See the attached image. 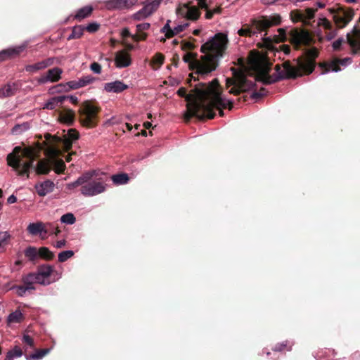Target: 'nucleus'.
Masks as SVG:
<instances>
[{"instance_id":"47","label":"nucleus","mask_w":360,"mask_h":360,"mask_svg":"<svg viewBox=\"0 0 360 360\" xmlns=\"http://www.w3.org/2000/svg\"><path fill=\"white\" fill-rule=\"evenodd\" d=\"M290 18L294 22L300 21L306 22L304 20L305 15L303 11H293L290 13Z\"/></svg>"},{"instance_id":"42","label":"nucleus","mask_w":360,"mask_h":360,"mask_svg":"<svg viewBox=\"0 0 360 360\" xmlns=\"http://www.w3.org/2000/svg\"><path fill=\"white\" fill-rule=\"evenodd\" d=\"M30 129V124L28 122H23L22 124H15L11 129V132L14 135H19Z\"/></svg>"},{"instance_id":"56","label":"nucleus","mask_w":360,"mask_h":360,"mask_svg":"<svg viewBox=\"0 0 360 360\" xmlns=\"http://www.w3.org/2000/svg\"><path fill=\"white\" fill-rule=\"evenodd\" d=\"M100 28V25L97 22H91L89 23L88 25L84 27V30H86L87 32L90 33H94L97 32Z\"/></svg>"},{"instance_id":"13","label":"nucleus","mask_w":360,"mask_h":360,"mask_svg":"<svg viewBox=\"0 0 360 360\" xmlns=\"http://www.w3.org/2000/svg\"><path fill=\"white\" fill-rule=\"evenodd\" d=\"M236 88H231L229 93L235 96L239 95L240 93L246 92L255 89L256 84L255 82L248 79L246 75L243 72H238L236 75Z\"/></svg>"},{"instance_id":"61","label":"nucleus","mask_w":360,"mask_h":360,"mask_svg":"<svg viewBox=\"0 0 360 360\" xmlns=\"http://www.w3.org/2000/svg\"><path fill=\"white\" fill-rule=\"evenodd\" d=\"M12 288L17 290L16 293L20 297L24 296L27 291L25 285H14Z\"/></svg>"},{"instance_id":"40","label":"nucleus","mask_w":360,"mask_h":360,"mask_svg":"<svg viewBox=\"0 0 360 360\" xmlns=\"http://www.w3.org/2000/svg\"><path fill=\"white\" fill-rule=\"evenodd\" d=\"M39 257L51 261L54 258V254L48 248L41 247L39 248Z\"/></svg>"},{"instance_id":"3","label":"nucleus","mask_w":360,"mask_h":360,"mask_svg":"<svg viewBox=\"0 0 360 360\" xmlns=\"http://www.w3.org/2000/svg\"><path fill=\"white\" fill-rule=\"evenodd\" d=\"M319 52L318 49L313 47L306 50L304 53L299 56L295 60L297 67L292 65L290 60L284 61L281 65L277 64L275 66L276 75L274 77H278L280 75H289L285 79H296L298 77L304 75H310L314 70L316 67V58L319 56Z\"/></svg>"},{"instance_id":"24","label":"nucleus","mask_w":360,"mask_h":360,"mask_svg":"<svg viewBox=\"0 0 360 360\" xmlns=\"http://www.w3.org/2000/svg\"><path fill=\"white\" fill-rule=\"evenodd\" d=\"M34 169L37 174H48L51 169V164L48 160H40Z\"/></svg>"},{"instance_id":"11","label":"nucleus","mask_w":360,"mask_h":360,"mask_svg":"<svg viewBox=\"0 0 360 360\" xmlns=\"http://www.w3.org/2000/svg\"><path fill=\"white\" fill-rule=\"evenodd\" d=\"M289 41L296 50L315 42L313 36L305 29L293 28L289 32Z\"/></svg>"},{"instance_id":"12","label":"nucleus","mask_w":360,"mask_h":360,"mask_svg":"<svg viewBox=\"0 0 360 360\" xmlns=\"http://www.w3.org/2000/svg\"><path fill=\"white\" fill-rule=\"evenodd\" d=\"M329 11L333 15V20L338 29L345 27L353 18L354 13L351 8L339 7L337 10L329 8Z\"/></svg>"},{"instance_id":"19","label":"nucleus","mask_w":360,"mask_h":360,"mask_svg":"<svg viewBox=\"0 0 360 360\" xmlns=\"http://www.w3.org/2000/svg\"><path fill=\"white\" fill-rule=\"evenodd\" d=\"M115 61L116 66L120 68L128 67L131 63L130 55L124 50L116 53Z\"/></svg>"},{"instance_id":"64","label":"nucleus","mask_w":360,"mask_h":360,"mask_svg":"<svg viewBox=\"0 0 360 360\" xmlns=\"http://www.w3.org/2000/svg\"><path fill=\"white\" fill-rule=\"evenodd\" d=\"M134 34H131L129 30L127 27H124L122 29L121 32V36L123 39H125L127 37H131L132 39V36Z\"/></svg>"},{"instance_id":"1","label":"nucleus","mask_w":360,"mask_h":360,"mask_svg":"<svg viewBox=\"0 0 360 360\" xmlns=\"http://www.w3.org/2000/svg\"><path fill=\"white\" fill-rule=\"evenodd\" d=\"M227 43V37L223 33H217L201 46L200 51L205 55L200 60L197 59V53H186L183 57L184 61L189 63L190 69L196 70L195 73H191L189 76L195 81L193 74L204 76L215 70L219 65V59L226 49Z\"/></svg>"},{"instance_id":"41","label":"nucleus","mask_w":360,"mask_h":360,"mask_svg":"<svg viewBox=\"0 0 360 360\" xmlns=\"http://www.w3.org/2000/svg\"><path fill=\"white\" fill-rule=\"evenodd\" d=\"M112 180L116 185L127 184L129 179L128 175L125 173H120L112 176Z\"/></svg>"},{"instance_id":"53","label":"nucleus","mask_w":360,"mask_h":360,"mask_svg":"<svg viewBox=\"0 0 360 360\" xmlns=\"http://www.w3.org/2000/svg\"><path fill=\"white\" fill-rule=\"evenodd\" d=\"M149 15L147 14V13L146 12L143 7L141 10H139L133 15V18L136 20H141L146 18Z\"/></svg>"},{"instance_id":"25","label":"nucleus","mask_w":360,"mask_h":360,"mask_svg":"<svg viewBox=\"0 0 360 360\" xmlns=\"http://www.w3.org/2000/svg\"><path fill=\"white\" fill-rule=\"evenodd\" d=\"M27 230L32 235H37L41 233H48L50 231L44 229V225L42 222L31 223L28 225Z\"/></svg>"},{"instance_id":"50","label":"nucleus","mask_w":360,"mask_h":360,"mask_svg":"<svg viewBox=\"0 0 360 360\" xmlns=\"http://www.w3.org/2000/svg\"><path fill=\"white\" fill-rule=\"evenodd\" d=\"M60 221L63 223H65V224H73L75 222L76 219H75V217L73 214H72V213H67V214H63L61 217Z\"/></svg>"},{"instance_id":"34","label":"nucleus","mask_w":360,"mask_h":360,"mask_svg":"<svg viewBox=\"0 0 360 360\" xmlns=\"http://www.w3.org/2000/svg\"><path fill=\"white\" fill-rule=\"evenodd\" d=\"M161 0H148L147 4L143 6L144 10L148 15H150L159 8Z\"/></svg>"},{"instance_id":"4","label":"nucleus","mask_w":360,"mask_h":360,"mask_svg":"<svg viewBox=\"0 0 360 360\" xmlns=\"http://www.w3.org/2000/svg\"><path fill=\"white\" fill-rule=\"evenodd\" d=\"M210 83H198L192 90V93L187 94L185 87H181L178 89L176 94L179 96L184 98L186 103V110L184 114V120L186 122H189L192 117L198 115L199 109L203 107V102L206 96L209 95Z\"/></svg>"},{"instance_id":"35","label":"nucleus","mask_w":360,"mask_h":360,"mask_svg":"<svg viewBox=\"0 0 360 360\" xmlns=\"http://www.w3.org/2000/svg\"><path fill=\"white\" fill-rule=\"evenodd\" d=\"M165 56L161 53H157L153 57L150 61V65L153 68L157 70L161 67V65L164 63Z\"/></svg>"},{"instance_id":"63","label":"nucleus","mask_w":360,"mask_h":360,"mask_svg":"<svg viewBox=\"0 0 360 360\" xmlns=\"http://www.w3.org/2000/svg\"><path fill=\"white\" fill-rule=\"evenodd\" d=\"M189 26V23L186 22L182 25H179L176 27L174 28V32L176 34H178L179 33L183 32Z\"/></svg>"},{"instance_id":"14","label":"nucleus","mask_w":360,"mask_h":360,"mask_svg":"<svg viewBox=\"0 0 360 360\" xmlns=\"http://www.w3.org/2000/svg\"><path fill=\"white\" fill-rule=\"evenodd\" d=\"M281 22V18L278 15L273 16H262L259 19L253 18L251 20V24L254 26L257 31L264 32L272 26L280 25Z\"/></svg>"},{"instance_id":"10","label":"nucleus","mask_w":360,"mask_h":360,"mask_svg":"<svg viewBox=\"0 0 360 360\" xmlns=\"http://www.w3.org/2000/svg\"><path fill=\"white\" fill-rule=\"evenodd\" d=\"M85 173H92L91 176L80 188L81 193L84 196H94L103 193L106 189V180L102 177L96 178V172L89 171Z\"/></svg>"},{"instance_id":"58","label":"nucleus","mask_w":360,"mask_h":360,"mask_svg":"<svg viewBox=\"0 0 360 360\" xmlns=\"http://www.w3.org/2000/svg\"><path fill=\"white\" fill-rule=\"evenodd\" d=\"M316 10H317L316 8H307V9H305V11L303 12V13H304V15H305V18H304L305 21L307 20L312 19L314 17V14H315V12L316 11Z\"/></svg>"},{"instance_id":"28","label":"nucleus","mask_w":360,"mask_h":360,"mask_svg":"<svg viewBox=\"0 0 360 360\" xmlns=\"http://www.w3.org/2000/svg\"><path fill=\"white\" fill-rule=\"evenodd\" d=\"M65 99V96L53 97L44 104L43 109L53 110L60 105Z\"/></svg>"},{"instance_id":"27","label":"nucleus","mask_w":360,"mask_h":360,"mask_svg":"<svg viewBox=\"0 0 360 360\" xmlns=\"http://www.w3.org/2000/svg\"><path fill=\"white\" fill-rule=\"evenodd\" d=\"M75 112L72 110L61 111L59 115V120L61 122L68 125H72L75 120Z\"/></svg>"},{"instance_id":"39","label":"nucleus","mask_w":360,"mask_h":360,"mask_svg":"<svg viewBox=\"0 0 360 360\" xmlns=\"http://www.w3.org/2000/svg\"><path fill=\"white\" fill-rule=\"evenodd\" d=\"M53 159L52 165L54 167V171L57 174L64 173L66 168L64 161L61 159H56V158H51Z\"/></svg>"},{"instance_id":"17","label":"nucleus","mask_w":360,"mask_h":360,"mask_svg":"<svg viewBox=\"0 0 360 360\" xmlns=\"http://www.w3.org/2000/svg\"><path fill=\"white\" fill-rule=\"evenodd\" d=\"M25 49V46H18L1 51L0 62L18 57Z\"/></svg>"},{"instance_id":"31","label":"nucleus","mask_w":360,"mask_h":360,"mask_svg":"<svg viewBox=\"0 0 360 360\" xmlns=\"http://www.w3.org/2000/svg\"><path fill=\"white\" fill-rule=\"evenodd\" d=\"M94 8L91 6H86L79 8L75 15V19L81 21L82 20L89 17L92 13Z\"/></svg>"},{"instance_id":"6","label":"nucleus","mask_w":360,"mask_h":360,"mask_svg":"<svg viewBox=\"0 0 360 360\" xmlns=\"http://www.w3.org/2000/svg\"><path fill=\"white\" fill-rule=\"evenodd\" d=\"M101 108L91 101L82 103L79 109V120L82 126L87 128H94L98 123V113Z\"/></svg>"},{"instance_id":"23","label":"nucleus","mask_w":360,"mask_h":360,"mask_svg":"<svg viewBox=\"0 0 360 360\" xmlns=\"http://www.w3.org/2000/svg\"><path fill=\"white\" fill-rule=\"evenodd\" d=\"M319 26H322L326 30V36L328 40H331L337 35V30H333V25L326 18H321L318 22Z\"/></svg>"},{"instance_id":"38","label":"nucleus","mask_w":360,"mask_h":360,"mask_svg":"<svg viewBox=\"0 0 360 360\" xmlns=\"http://www.w3.org/2000/svg\"><path fill=\"white\" fill-rule=\"evenodd\" d=\"M84 31V26L75 25L72 29L71 34L68 37V40L79 39L82 37Z\"/></svg>"},{"instance_id":"20","label":"nucleus","mask_w":360,"mask_h":360,"mask_svg":"<svg viewBox=\"0 0 360 360\" xmlns=\"http://www.w3.org/2000/svg\"><path fill=\"white\" fill-rule=\"evenodd\" d=\"M129 88L128 85L125 84L120 80H116L112 82L105 83L104 85V90L107 92H113L116 94L121 93Z\"/></svg>"},{"instance_id":"36","label":"nucleus","mask_w":360,"mask_h":360,"mask_svg":"<svg viewBox=\"0 0 360 360\" xmlns=\"http://www.w3.org/2000/svg\"><path fill=\"white\" fill-rule=\"evenodd\" d=\"M63 71L59 68H54L48 70L46 75L48 78H49L50 81L52 82H56L60 79V75Z\"/></svg>"},{"instance_id":"29","label":"nucleus","mask_w":360,"mask_h":360,"mask_svg":"<svg viewBox=\"0 0 360 360\" xmlns=\"http://www.w3.org/2000/svg\"><path fill=\"white\" fill-rule=\"evenodd\" d=\"M50 349L45 348L41 349H36L35 352L31 354H27V348L25 349V356L27 360H39L42 359L45 355L49 354Z\"/></svg>"},{"instance_id":"2","label":"nucleus","mask_w":360,"mask_h":360,"mask_svg":"<svg viewBox=\"0 0 360 360\" xmlns=\"http://www.w3.org/2000/svg\"><path fill=\"white\" fill-rule=\"evenodd\" d=\"M210 94L206 96L203 107L199 109L198 115H195V117L199 120H205V119H213L215 117L214 109L219 110L220 117L224 115L223 109L228 108L231 110L233 103L231 101L227 100L222 96V89L217 79H213L210 83L208 89Z\"/></svg>"},{"instance_id":"16","label":"nucleus","mask_w":360,"mask_h":360,"mask_svg":"<svg viewBox=\"0 0 360 360\" xmlns=\"http://www.w3.org/2000/svg\"><path fill=\"white\" fill-rule=\"evenodd\" d=\"M138 0H109L106 3L108 9H129L136 4Z\"/></svg>"},{"instance_id":"57","label":"nucleus","mask_w":360,"mask_h":360,"mask_svg":"<svg viewBox=\"0 0 360 360\" xmlns=\"http://www.w3.org/2000/svg\"><path fill=\"white\" fill-rule=\"evenodd\" d=\"M79 132L75 129H70L67 134V139H70L72 141L79 139Z\"/></svg>"},{"instance_id":"5","label":"nucleus","mask_w":360,"mask_h":360,"mask_svg":"<svg viewBox=\"0 0 360 360\" xmlns=\"http://www.w3.org/2000/svg\"><path fill=\"white\" fill-rule=\"evenodd\" d=\"M6 160L8 165L17 172L18 176L26 175L27 178H29V172L33 167L36 155L32 148H25L22 150L20 146H16L13 152L7 155Z\"/></svg>"},{"instance_id":"46","label":"nucleus","mask_w":360,"mask_h":360,"mask_svg":"<svg viewBox=\"0 0 360 360\" xmlns=\"http://www.w3.org/2000/svg\"><path fill=\"white\" fill-rule=\"evenodd\" d=\"M34 279L35 283H39V284H41L43 285H49L51 283L56 281V278H53L52 280H46L38 272L34 273Z\"/></svg>"},{"instance_id":"33","label":"nucleus","mask_w":360,"mask_h":360,"mask_svg":"<svg viewBox=\"0 0 360 360\" xmlns=\"http://www.w3.org/2000/svg\"><path fill=\"white\" fill-rule=\"evenodd\" d=\"M22 354L25 355V352H23L22 349L16 345L6 353L4 360H13L14 358L20 357Z\"/></svg>"},{"instance_id":"18","label":"nucleus","mask_w":360,"mask_h":360,"mask_svg":"<svg viewBox=\"0 0 360 360\" xmlns=\"http://www.w3.org/2000/svg\"><path fill=\"white\" fill-rule=\"evenodd\" d=\"M150 27L148 22L140 23L136 25V32L132 36V40L136 42L145 41L148 37V34L145 31Z\"/></svg>"},{"instance_id":"45","label":"nucleus","mask_w":360,"mask_h":360,"mask_svg":"<svg viewBox=\"0 0 360 360\" xmlns=\"http://www.w3.org/2000/svg\"><path fill=\"white\" fill-rule=\"evenodd\" d=\"M58 87L61 88L65 91H68L70 89H77L80 88L81 86H80V84L79 83V79H78V80L70 81L68 83H66V84H65V85L60 84V85L58 86Z\"/></svg>"},{"instance_id":"43","label":"nucleus","mask_w":360,"mask_h":360,"mask_svg":"<svg viewBox=\"0 0 360 360\" xmlns=\"http://www.w3.org/2000/svg\"><path fill=\"white\" fill-rule=\"evenodd\" d=\"M23 319V315L20 311L16 310L9 314L8 317V322L10 323H20Z\"/></svg>"},{"instance_id":"9","label":"nucleus","mask_w":360,"mask_h":360,"mask_svg":"<svg viewBox=\"0 0 360 360\" xmlns=\"http://www.w3.org/2000/svg\"><path fill=\"white\" fill-rule=\"evenodd\" d=\"M44 137L46 139L44 143L47 146L46 153L50 158H57L61 154L58 144H62L63 149L66 152L72 148V141L70 139H68L66 136L63 139L47 133Z\"/></svg>"},{"instance_id":"62","label":"nucleus","mask_w":360,"mask_h":360,"mask_svg":"<svg viewBox=\"0 0 360 360\" xmlns=\"http://www.w3.org/2000/svg\"><path fill=\"white\" fill-rule=\"evenodd\" d=\"M90 69L96 74L101 72V65L96 62H94L91 64Z\"/></svg>"},{"instance_id":"51","label":"nucleus","mask_w":360,"mask_h":360,"mask_svg":"<svg viewBox=\"0 0 360 360\" xmlns=\"http://www.w3.org/2000/svg\"><path fill=\"white\" fill-rule=\"evenodd\" d=\"M22 342L23 344L25 345V347L24 349L25 348L27 349V347H30L32 349L34 348V340L30 335H24L23 337H22Z\"/></svg>"},{"instance_id":"44","label":"nucleus","mask_w":360,"mask_h":360,"mask_svg":"<svg viewBox=\"0 0 360 360\" xmlns=\"http://www.w3.org/2000/svg\"><path fill=\"white\" fill-rule=\"evenodd\" d=\"M256 33V32L252 30L248 24L243 25V27L238 31V34L240 37H251Z\"/></svg>"},{"instance_id":"15","label":"nucleus","mask_w":360,"mask_h":360,"mask_svg":"<svg viewBox=\"0 0 360 360\" xmlns=\"http://www.w3.org/2000/svg\"><path fill=\"white\" fill-rule=\"evenodd\" d=\"M352 59L347 57L342 59L335 58L329 63H320V67L323 70L322 73H326L330 71L338 72L340 70V65L346 66L348 63H351Z\"/></svg>"},{"instance_id":"7","label":"nucleus","mask_w":360,"mask_h":360,"mask_svg":"<svg viewBox=\"0 0 360 360\" xmlns=\"http://www.w3.org/2000/svg\"><path fill=\"white\" fill-rule=\"evenodd\" d=\"M255 63L257 68V73L255 76V81L261 82L264 84H271L283 79L285 77H288L289 75H280L278 77L270 75L269 72L271 69V63L266 58H257L255 60Z\"/></svg>"},{"instance_id":"30","label":"nucleus","mask_w":360,"mask_h":360,"mask_svg":"<svg viewBox=\"0 0 360 360\" xmlns=\"http://www.w3.org/2000/svg\"><path fill=\"white\" fill-rule=\"evenodd\" d=\"M92 173H84L76 181L68 184L67 187L69 189H73L79 186H83L84 184L91 176Z\"/></svg>"},{"instance_id":"32","label":"nucleus","mask_w":360,"mask_h":360,"mask_svg":"<svg viewBox=\"0 0 360 360\" xmlns=\"http://www.w3.org/2000/svg\"><path fill=\"white\" fill-rule=\"evenodd\" d=\"M37 272L46 280H50L49 277L55 272L51 265H41L37 269Z\"/></svg>"},{"instance_id":"52","label":"nucleus","mask_w":360,"mask_h":360,"mask_svg":"<svg viewBox=\"0 0 360 360\" xmlns=\"http://www.w3.org/2000/svg\"><path fill=\"white\" fill-rule=\"evenodd\" d=\"M346 42L347 43V39L345 40L342 37L338 39L332 44L333 51H340L342 49V44H345Z\"/></svg>"},{"instance_id":"59","label":"nucleus","mask_w":360,"mask_h":360,"mask_svg":"<svg viewBox=\"0 0 360 360\" xmlns=\"http://www.w3.org/2000/svg\"><path fill=\"white\" fill-rule=\"evenodd\" d=\"M195 48V45L192 41H181V49L184 51L193 50Z\"/></svg>"},{"instance_id":"22","label":"nucleus","mask_w":360,"mask_h":360,"mask_svg":"<svg viewBox=\"0 0 360 360\" xmlns=\"http://www.w3.org/2000/svg\"><path fill=\"white\" fill-rule=\"evenodd\" d=\"M54 188V184L51 180H46L42 183L37 184L35 189L39 196H45L46 194L52 192Z\"/></svg>"},{"instance_id":"37","label":"nucleus","mask_w":360,"mask_h":360,"mask_svg":"<svg viewBox=\"0 0 360 360\" xmlns=\"http://www.w3.org/2000/svg\"><path fill=\"white\" fill-rule=\"evenodd\" d=\"M25 255L32 262H34L39 257V249L30 246L25 250Z\"/></svg>"},{"instance_id":"49","label":"nucleus","mask_w":360,"mask_h":360,"mask_svg":"<svg viewBox=\"0 0 360 360\" xmlns=\"http://www.w3.org/2000/svg\"><path fill=\"white\" fill-rule=\"evenodd\" d=\"M74 255V252L72 250H65L58 254V261L64 262Z\"/></svg>"},{"instance_id":"60","label":"nucleus","mask_w":360,"mask_h":360,"mask_svg":"<svg viewBox=\"0 0 360 360\" xmlns=\"http://www.w3.org/2000/svg\"><path fill=\"white\" fill-rule=\"evenodd\" d=\"M238 72H235L234 73V78H227L226 79V86L227 88L230 87L231 86H233V88L237 89V84H236V75Z\"/></svg>"},{"instance_id":"21","label":"nucleus","mask_w":360,"mask_h":360,"mask_svg":"<svg viewBox=\"0 0 360 360\" xmlns=\"http://www.w3.org/2000/svg\"><path fill=\"white\" fill-rule=\"evenodd\" d=\"M53 63V58H49L46 60L39 61L34 64L28 65L25 67V70L28 72H35L38 70L45 69L46 68L51 66Z\"/></svg>"},{"instance_id":"48","label":"nucleus","mask_w":360,"mask_h":360,"mask_svg":"<svg viewBox=\"0 0 360 360\" xmlns=\"http://www.w3.org/2000/svg\"><path fill=\"white\" fill-rule=\"evenodd\" d=\"M96 80L95 77L91 75L83 76L79 79V83L81 87H84L90 84H92Z\"/></svg>"},{"instance_id":"54","label":"nucleus","mask_w":360,"mask_h":360,"mask_svg":"<svg viewBox=\"0 0 360 360\" xmlns=\"http://www.w3.org/2000/svg\"><path fill=\"white\" fill-rule=\"evenodd\" d=\"M22 281L24 283V285H31L34 284V273H30L27 275H25L22 277Z\"/></svg>"},{"instance_id":"8","label":"nucleus","mask_w":360,"mask_h":360,"mask_svg":"<svg viewBox=\"0 0 360 360\" xmlns=\"http://www.w3.org/2000/svg\"><path fill=\"white\" fill-rule=\"evenodd\" d=\"M198 1V7L192 5L191 1H188L186 4H180L176 9V15L182 18H185L187 20L196 21L200 15L201 9H207L209 6L207 3V0H196Z\"/></svg>"},{"instance_id":"55","label":"nucleus","mask_w":360,"mask_h":360,"mask_svg":"<svg viewBox=\"0 0 360 360\" xmlns=\"http://www.w3.org/2000/svg\"><path fill=\"white\" fill-rule=\"evenodd\" d=\"M267 93V91L266 90L265 88L264 87H262L259 91H254L250 97L252 99H259V98H262L263 96H264Z\"/></svg>"},{"instance_id":"26","label":"nucleus","mask_w":360,"mask_h":360,"mask_svg":"<svg viewBox=\"0 0 360 360\" xmlns=\"http://www.w3.org/2000/svg\"><path fill=\"white\" fill-rule=\"evenodd\" d=\"M1 98L13 96L17 90L18 85L15 83L7 84L0 88Z\"/></svg>"}]
</instances>
